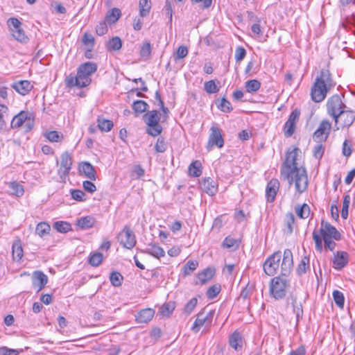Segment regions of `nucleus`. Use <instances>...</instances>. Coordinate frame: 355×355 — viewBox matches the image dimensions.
Segmentation results:
<instances>
[{"instance_id": "obj_1", "label": "nucleus", "mask_w": 355, "mask_h": 355, "mask_svg": "<svg viewBox=\"0 0 355 355\" xmlns=\"http://www.w3.org/2000/svg\"><path fill=\"white\" fill-rule=\"evenodd\" d=\"M297 151L298 148H295L287 153L286 160L282 166L281 175L290 185L294 183L296 191L302 193L306 190L309 181L306 169L297 166Z\"/></svg>"}, {"instance_id": "obj_2", "label": "nucleus", "mask_w": 355, "mask_h": 355, "mask_svg": "<svg viewBox=\"0 0 355 355\" xmlns=\"http://www.w3.org/2000/svg\"><path fill=\"white\" fill-rule=\"evenodd\" d=\"M293 266L292 252L286 249L284 252L280 266V275L271 279L269 291L275 300L283 299L291 287L290 280L286 276L290 274Z\"/></svg>"}, {"instance_id": "obj_3", "label": "nucleus", "mask_w": 355, "mask_h": 355, "mask_svg": "<svg viewBox=\"0 0 355 355\" xmlns=\"http://www.w3.org/2000/svg\"><path fill=\"white\" fill-rule=\"evenodd\" d=\"M334 85L335 83L329 71L322 69L320 76H317L311 88V100L315 103L322 102Z\"/></svg>"}, {"instance_id": "obj_4", "label": "nucleus", "mask_w": 355, "mask_h": 355, "mask_svg": "<svg viewBox=\"0 0 355 355\" xmlns=\"http://www.w3.org/2000/svg\"><path fill=\"white\" fill-rule=\"evenodd\" d=\"M144 120L147 125L146 132L153 137H157L161 134L162 127L159 124L160 114L157 110H152L144 116Z\"/></svg>"}, {"instance_id": "obj_5", "label": "nucleus", "mask_w": 355, "mask_h": 355, "mask_svg": "<svg viewBox=\"0 0 355 355\" xmlns=\"http://www.w3.org/2000/svg\"><path fill=\"white\" fill-rule=\"evenodd\" d=\"M25 125L26 130L30 131L34 125V117L32 113L26 111H21L15 115L11 121L12 128H19Z\"/></svg>"}, {"instance_id": "obj_6", "label": "nucleus", "mask_w": 355, "mask_h": 355, "mask_svg": "<svg viewBox=\"0 0 355 355\" xmlns=\"http://www.w3.org/2000/svg\"><path fill=\"white\" fill-rule=\"evenodd\" d=\"M327 111L334 119L338 117L339 114L346 108L340 96L335 94L331 96L327 101Z\"/></svg>"}, {"instance_id": "obj_7", "label": "nucleus", "mask_w": 355, "mask_h": 355, "mask_svg": "<svg viewBox=\"0 0 355 355\" xmlns=\"http://www.w3.org/2000/svg\"><path fill=\"white\" fill-rule=\"evenodd\" d=\"M72 165V158L68 152H64L60 156V163L57 161L58 166V173L61 181L64 182L68 177Z\"/></svg>"}, {"instance_id": "obj_8", "label": "nucleus", "mask_w": 355, "mask_h": 355, "mask_svg": "<svg viewBox=\"0 0 355 355\" xmlns=\"http://www.w3.org/2000/svg\"><path fill=\"white\" fill-rule=\"evenodd\" d=\"M282 259V252L277 251L270 255L263 263V270L268 276H273L277 272L279 262Z\"/></svg>"}, {"instance_id": "obj_9", "label": "nucleus", "mask_w": 355, "mask_h": 355, "mask_svg": "<svg viewBox=\"0 0 355 355\" xmlns=\"http://www.w3.org/2000/svg\"><path fill=\"white\" fill-rule=\"evenodd\" d=\"M117 239L120 244L127 249H132L137 243L135 235L128 226L123 227Z\"/></svg>"}, {"instance_id": "obj_10", "label": "nucleus", "mask_w": 355, "mask_h": 355, "mask_svg": "<svg viewBox=\"0 0 355 355\" xmlns=\"http://www.w3.org/2000/svg\"><path fill=\"white\" fill-rule=\"evenodd\" d=\"M210 130L211 133L209 136L206 146L207 150L210 151L214 146L221 148L224 146V139L222 136L221 130L216 125H212Z\"/></svg>"}, {"instance_id": "obj_11", "label": "nucleus", "mask_w": 355, "mask_h": 355, "mask_svg": "<svg viewBox=\"0 0 355 355\" xmlns=\"http://www.w3.org/2000/svg\"><path fill=\"white\" fill-rule=\"evenodd\" d=\"M91 78L82 73H80L78 70L77 76H73L71 75L69 76L66 78L65 83L67 87H77L79 88H83L88 86L91 83Z\"/></svg>"}, {"instance_id": "obj_12", "label": "nucleus", "mask_w": 355, "mask_h": 355, "mask_svg": "<svg viewBox=\"0 0 355 355\" xmlns=\"http://www.w3.org/2000/svg\"><path fill=\"white\" fill-rule=\"evenodd\" d=\"M320 234L323 240L334 239L336 241H339L341 239V234L336 228L329 223L324 220H322L321 222Z\"/></svg>"}, {"instance_id": "obj_13", "label": "nucleus", "mask_w": 355, "mask_h": 355, "mask_svg": "<svg viewBox=\"0 0 355 355\" xmlns=\"http://www.w3.org/2000/svg\"><path fill=\"white\" fill-rule=\"evenodd\" d=\"M331 128V123L327 119L322 120L313 133V140L318 143L325 141L329 137Z\"/></svg>"}, {"instance_id": "obj_14", "label": "nucleus", "mask_w": 355, "mask_h": 355, "mask_svg": "<svg viewBox=\"0 0 355 355\" xmlns=\"http://www.w3.org/2000/svg\"><path fill=\"white\" fill-rule=\"evenodd\" d=\"M355 121V112L352 110H345V109L339 114L338 117L334 119L336 123L339 121L343 127H349Z\"/></svg>"}, {"instance_id": "obj_15", "label": "nucleus", "mask_w": 355, "mask_h": 355, "mask_svg": "<svg viewBox=\"0 0 355 355\" xmlns=\"http://www.w3.org/2000/svg\"><path fill=\"white\" fill-rule=\"evenodd\" d=\"M299 114L300 113L297 110L292 112L291 114H290L287 121L284 125V135L286 137L292 136V135L294 133L295 128V122L299 117Z\"/></svg>"}, {"instance_id": "obj_16", "label": "nucleus", "mask_w": 355, "mask_h": 355, "mask_svg": "<svg viewBox=\"0 0 355 355\" xmlns=\"http://www.w3.org/2000/svg\"><path fill=\"white\" fill-rule=\"evenodd\" d=\"M349 254L344 251H338L334 254L333 267L336 270H340L348 263Z\"/></svg>"}, {"instance_id": "obj_17", "label": "nucleus", "mask_w": 355, "mask_h": 355, "mask_svg": "<svg viewBox=\"0 0 355 355\" xmlns=\"http://www.w3.org/2000/svg\"><path fill=\"white\" fill-rule=\"evenodd\" d=\"M33 286L40 291L47 284L48 277L42 271H35L33 274Z\"/></svg>"}, {"instance_id": "obj_18", "label": "nucleus", "mask_w": 355, "mask_h": 355, "mask_svg": "<svg viewBox=\"0 0 355 355\" xmlns=\"http://www.w3.org/2000/svg\"><path fill=\"white\" fill-rule=\"evenodd\" d=\"M216 270L214 268H207L197 275L196 284H205L209 282L214 276Z\"/></svg>"}, {"instance_id": "obj_19", "label": "nucleus", "mask_w": 355, "mask_h": 355, "mask_svg": "<svg viewBox=\"0 0 355 355\" xmlns=\"http://www.w3.org/2000/svg\"><path fill=\"white\" fill-rule=\"evenodd\" d=\"M79 170L80 173H83L85 178L92 181L96 180V170L89 162H82L80 164Z\"/></svg>"}, {"instance_id": "obj_20", "label": "nucleus", "mask_w": 355, "mask_h": 355, "mask_svg": "<svg viewBox=\"0 0 355 355\" xmlns=\"http://www.w3.org/2000/svg\"><path fill=\"white\" fill-rule=\"evenodd\" d=\"M212 318V314L211 313H208L206 315H203V313H199L197 315V318L196 319L193 326L192 330L198 332L201 327H202L205 324H211Z\"/></svg>"}, {"instance_id": "obj_21", "label": "nucleus", "mask_w": 355, "mask_h": 355, "mask_svg": "<svg viewBox=\"0 0 355 355\" xmlns=\"http://www.w3.org/2000/svg\"><path fill=\"white\" fill-rule=\"evenodd\" d=\"M200 187L209 196H214L218 189L216 182L211 178L202 180L200 182Z\"/></svg>"}, {"instance_id": "obj_22", "label": "nucleus", "mask_w": 355, "mask_h": 355, "mask_svg": "<svg viewBox=\"0 0 355 355\" xmlns=\"http://www.w3.org/2000/svg\"><path fill=\"white\" fill-rule=\"evenodd\" d=\"M279 187V182L277 179H272L268 183L266 187V196L268 201L272 202L275 200Z\"/></svg>"}, {"instance_id": "obj_23", "label": "nucleus", "mask_w": 355, "mask_h": 355, "mask_svg": "<svg viewBox=\"0 0 355 355\" xmlns=\"http://www.w3.org/2000/svg\"><path fill=\"white\" fill-rule=\"evenodd\" d=\"M12 87L21 95L27 94L33 88L31 83L28 80H20L17 83H14L12 85Z\"/></svg>"}, {"instance_id": "obj_24", "label": "nucleus", "mask_w": 355, "mask_h": 355, "mask_svg": "<svg viewBox=\"0 0 355 355\" xmlns=\"http://www.w3.org/2000/svg\"><path fill=\"white\" fill-rule=\"evenodd\" d=\"M155 314L153 309H145L139 311L136 315V320L139 323H148L150 322Z\"/></svg>"}, {"instance_id": "obj_25", "label": "nucleus", "mask_w": 355, "mask_h": 355, "mask_svg": "<svg viewBox=\"0 0 355 355\" xmlns=\"http://www.w3.org/2000/svg\"><path fill=\"white\" fill-rule=\"evenodd\" d=\"M78 70L80 73H83L89 77L97 70V65L96 63L87 62L81 64Z\"/></svg>"}, {"instance_id": "obj_26", "label": "nucleus", "mask_w": 355, "mask_h": 355, "mask_svg": "<svg viewBox=\"0 0 355 355\" xmlns=\"http://www.w3.org/2000/svg\"><path fill=\"white\" fill-rule=\"evenodd\" d=\"M121 15V12L119 8H112L107 12L105 21L109 24H114L120 18Z\"/></svg>"}, {"instance_id": "obj_27", "label": "nucleus", "mask_w": 355, "mask_h": 355, "mask_svg": "<svg viewBox=\"0 0 355 355\" xmlns=\"http://www.w3.org/2000/svg\"><path fill=\"white\" fill-rule=\"evenodd\" d=\"M230 345L235 350L241 349L242 347V338L240 334L237 331H234L229 338Z\"/></svg>"}, {"instance_id": "obj_28", "label": "nucleus", "mask_w": 355, "mask_h": 355, "mask_svg": "<svg viewBox=\"0 0 355 355\" xmlns=\"http://www.w3.org/2000/svg\"><path fill=\"white\" fill-rule=\"evenodd\" d=\"M145 252L157 259L163 257L165 255L164 250L160 246L157 245H150V248L146 250Z\"/></svg>"}, {"instance_id": "obj_29", "label": "nucleus", "mask_w": 355, "mask_h": 355, "mask_svg": "<svg viewBox=\"0 0 355 355\" xmlns=\"http://www.w3.org/2000/svg\"><path fill=\"white\" fill-rule=\"evenodd\" d=\"M139 15L141 17H146L151 8V1L150 0H139Z\"/></svg>"}, {"instance_id": "obj_30", "label": "nucleus", "mask_w": 355, "mask_h": 355, "mask_svg": "<svg viewBox=\"0 0 355 355\" xmlns=\"http://www.w3.org/2000/svg\"><path fill=\"white\" fill-rule=\"evenodd\" d=\"M44 136L51 142H60L64 138L61 132L55 130L46 131L44 133Z\"/></svg>"}, {"instance_id": "obj_31", "label": "nucleus", "mask_w": 355, "mask_h": 355, "mask_svg": "<svg viewBox=\"0 0 355 355\" xmlns=\"http://www.w3.org/2000/svg\"><path fill=\"white\" fill-rule=\"evenodd\" d=\"M51 231L50 225L45 222L39 223L35 229V233L40 237H43L49 234Z\"/></svg>"}, {"instance_id": "obj_32", "label": "nucleus", "mask_w": 355, "mask_h": 355, "mask_svg": "<svg viewBox=\"0 0 355 355\" xmlns=\"http://www.w3.org/2000/svg\"><path fill=\"white\" fill-rule=\"evenodd\" d=\"M202 164L200 161L192 162L189 167V173L193 177H199L202 174Z\"/></svg>"}, {"instance_id": "obj_33", "label": "nucleus", "mask_w": 355, "mask_h": 355, "mask_svg": "<svg viewBox=\"0 0 355 355\" xmlns=\"http://www.w3.org/2000/svg\"><path fill=\"white\" fill-rule=\"evenodd\" d=\"M23 257V248L19 241L12 244V257L14 260L19 261Z\"/></svg>"}, {"instance_id": "obj_34", "label": "nucleus", "mask_w": 355, "mask_h": 355, "mask_svg": "<svg viewBox=\"0 0 355 355\" xmlns=\"http://www.w3.org/2000/svg\"><path fill=\"white\" fill-rule=\"evenodd\" d=\"M103 260V254L101 252H94L90 254L88 259L89 263L94 267L98 266Z\"/></svg>"}, {"instance_id": "obj_35", "label": "nucleus", "mask_w": 355, "mask_h": 355, "mask_svg": "<svg viewBox=\"0 0 355 355\" xmlns=\"http://www.w3.org/2000/svg\"><path fill=\"white\" fill-rule=\"evenodd\" d=\"M98 127L102 132H109L113 128V122L108 119L98 118L97 119Z\"/></svg>"}, {"instance_id": "obj_36", "label": "nucleus", "mask_w": 355, "mask_h": 355, "mask_svg": "<svg viewBox=\"0 0 355 355\" xmlns=\"http://www.w3.org/2000/svg\"><path fill=\"white\" fill-rule=\"evenodd\" d=\"M9 187L11 189V193L16 196L20 197L24 195V190L22 185L17 182H11L8 184Z\"/></svg>"}, {"instance_id": "obj_37", "label": "nucleus", "mask_w": 355, "mask_h": 355, "mask_svg": "<svg viewBox=\"0 0 355 355\" xmlns=\"http://www.w3.org/2000/svg\"><path fill=\"white\" fill-rule=\"evenodd\" d=\"M309 268V258L306 256L304 257L300 263L297 266L296 272L297 275H302L306 272V270Z\"/></svg>"}, {"instance_id": "obj_38", "label": "nucleus", "mask_w": 355, "mask_h": 355, "mask_svg": "<svg viewBox=\"0 0 355 355\" xmlns=\"http://www.w3.org/2000/svg\"><path fill=\"white\" fill-rule=\"evenodd\" d=\"M175 308V304L174 302H168L164 304L160 308V313L164 316H169Z\"/></svg>"}, {"instance_id": "obj_39", "label": "nucleus", "mask_w": 355, "mask_h": 355, "mask_svg": "<svg viewBox=\"0 0 355 355\" xmlns=\"http://www.w3.org/2000/svg\"><path fill=\"white\" fill-rule=\"evenodd\" d=\"M297 215L301 218H307L310 214V208L307 204H303L301 207L295 208Z\"/></svg>"}, {"instance_id": "obj_40", "label": "nucleus", "mask_w": 355, "mask_h": 355, "mask_svg": "<svg viewBox=\"0 0 355 355\" xmlns=\"http://www.w3.org/2000/svg\"><path fill=\"white\" fill-rule=\"evenodd\" d=\"M12 35L18 42L26 43L28 40V37L26 35L24 30L20 27L12 32Z\"/></svg>"}, {"instance_id": "obj_41", "label": "nucleus", "mask_w": 355, "mask_h": 355, "mask_svg": "<svg viewBox=\"0 0 355 355\" xmlns=\"http://www.w3.org/2000/svg\"><path fill=\"white\" fill-rule=\"evenodd\" d=\"M122 46L121 40L119 37L111 39L107 44V49L110 51H118Z\"/></svg>"}, {"instance_id": "obj_42", "label": "nucleus", "mask_w": 355, "mask_h": 355, "mask_svg": "<svg viewBox=\"0 0 355 355\" xmlns=\"http://www.w3.org/2000/svg\"><path fill=\"white\" fill-rule=\"evenodd\" d=\"M261 87V83L257 80H250L245 83V88L248 92L252 93L258 91Z\"/></svg>"}, {"instance_id": "obj_43", "label": "nucleus", "mask_w": 355, "mask_h": 355, "mask_svg": "<svg viewBox=\"0 0 355 355\" xmlns=\"http://www.w3.org/2000/svg\"><path fill=\"white\" fill-rule=\"evenodd\" d=\"M53 227L59 232L67 233L71 230V225L64 221H57L54 223Z\"/></svg>"}, {"instance_id": "obj_44", "label": "nucleus", "mask_w": 355, "mask_h": 355, "mask_svg": "<svg viewBox=\"0 0 355 355\" xmlns=\"http://www.w3.org/2000/svg\"><path fill=\"white\" fill-rule=\"evenodd\" d=\"M93 225L94 219L91 216L83 217L78 220V225L81 229H87L92 227Z\"/></svg>"}, {"instance_id": "obj_45", "label": "nucleus", "mask_w": 355, "mask_h": 355, "mask_svg": "<svg viewBox=\"0 0 355 355\" xmlns=\"http://www.w3.org/2000/svg\"><path fill=\"white\" fill-rule=\"evenodd\" d=\"M148 105L144 101H135L132 105V109L137 113H143L146 111Z\"/></svg>"}, {"instance_id": "obj_46", "label": "nucleus", "mask_w": 355, "mask_h": 355, "mask_svg": "<svg viewBox=\"0 0 355 355\" xmlns=\"http://www.w3.org/2000/svg\"><path fill=\"white\" fill-rule=\"evenodd\" d=\"M198 266L197 261L189 260L184 266V275H189L193 272Z\"/></svg>"}, {"instance_id": "obj_47", "label": "nucleus", "mask_w": 355, "mask_h": 355, "mask_svg": "<svg viewBox=\"0 0 355 355\" xmlns=\"http://www.w3.org/2000/svg\"><path fill=\"white\" fill-rule=\"evenodd\" d=\"M205 90L208 94H214L218 92L219 88L215 80H211L205 83Z\"/></svg>"}, {"instance_id": "obj_48", "label": "nucleus", "mask_w": 355, "mask_h": 355, "mask_svg": "<svg viewBox=\"0 0 355 355\" xmlns=\"http://www.w3.org/2000/svg\"><path fill=\"white\" fill-rule=\"evenodd\" d=\"M110 280L114 286L117 287L121 285L123 276L119 272L114 271L110 274Z\"/></svg>"}, {"instance_id": "obj_49", "label": "nucleus", "mask_w": 355, "mask_h": 355, "mask_svg": "<svg viewBox=\"0 0 355 355\" xmlns=\"http://www.w3.org/2000/svg\"><path fill=\"white\" fill-rule=\"evenodd\" d=\"M350 203V196L345 195L343 202V207L341 211V216L343 218L346 219L348 216V209Z\"/></svg>"}, {"instance_id": "obj_50", "label": "nucleus", "mask_w": 355, "mask_h": 355, "mask_svg": "<svg viewBox=\"0 0 355 355\" xmlns=\"http://www.w3.org/2000/svg\"><path fill=\"white\" fill-rule=\"evenodd\" d=\"M333 297L336 305L340 308H343L345 298L343 293L339 291H334Z\"/></svg>"}, {"instance_id": "obj_51", "label": "nucleus", "mask_w": 355, "mask_h": 355, "mask_svg": "<svg viewBox=\"0 0 355 355\" xmlns=\"http://www.w3.org/2000/svg\"><path fill=\"white\" fill-rule=\"evenodd\" d=\"M218 107L223 112H230L232 110L230 102L225 98L221 99L220 103L218 104Z\"/></svg>"}, {"instance_id": "obj_52", "label": "nucleus", "mask_w": 355, "mask_h": 355, "mask_svg": "<svg viewBox=\"0 0 355 355\" xmlns=\"http://www.w3.org/2000/svg\"><path fill=\"white\" fill-rule=\"evenodd\" d=\"M295 223V217L292 213H288L286 215L285 223L288 229V232L291 234L293 230V225Z\"/></svg>"}, {"instance_id": "obj_53", "label": "nucleus", "mask_w": 355, "mask_h": 355, "mask_svg": "<svg viewBox=\"0 0 355 355\" xmlns=\"http://www.w3.org/2000/svg\"><path fill=\"white\" fill-rule=\"evenodd\" d=\"M220 285H219V284L212 285L211 286H210L208 288V290L207 291V296L210 299H213L217 296V295L220 293Z\"/></svg>"}, {"instance_id": "obj_54", "label": "nucleus", "mask_w": 355, "mask_h": 355, "mask_svg": "<svg viewBox=\"0 0 355 355\" xmlns=\"http://www.w3.org/2000/svg\"><path fill=\"white\" fill-rule=\"evenodd\" d=\"M188 49L184 46H180L178 47L176 53L174 54L175 60L184 58L188 55Z\"/></svg>"}, {"instance_id": "obj_55", "label": "nucleus", "mask_w": 355, "mask_h": 355, "mask_svg": "<svg viewBox=\"0 0 355 355\" xmlns=\"http://www.w3.org/2000/svg\"><path fill=\"white\" fill-rule=\"evenodd\" d=\"M198 300L196 297H193L185 305L184 308V312L188 315L190 314L196 306Z\"/></svg>"}, {"instance_id": "obj_56", "label": "nucleus", "mask_w": 355, "mask_h": 355, "mask_svg": "<svg viewBox=\"0 0 355 355\" xmlns=\"http://www.w3.org/2000/svg\"><path fill=\"white\" fill-rule=\"evenodd\" d=\"M151 53V46L149 42H146L142 45L140 49V55L142 58H148Z\"/></svg>"}, {"instance_id": "obj_57", "label": "nucleus", "mask_w": 355, "mask_h": 355, "mask_svg": "<svg viewBox=\"0 0 355 355\" xmlns=\"http://www.w3.org/2000/svg\"><path fill=\"white\" fill-rule=\"evenodd\" d=\"M145 171L140 165H136L134 166L132 177L135 179H139L144 175Z\"/></svg>"}, {"instance_id": "obj_58", "label": "nucleus", "mask_w": 355, "mask_h": 355, "mask_svg": "<svg viewBox=\"0 0 355 355\" xmlns=\"http://www.w3.org/2000/svg\"><path fill=\"white\" fill-rule=\"evenodd\" d=\"M71 194L72 198L77 201L83 202V201L85 200V194L81 190H78V189L72 190L71 192Z\"/></svg>"}, {"instance_id": "obj_59", "label": "nucleus", "mask_w": 355, "mask_h": 355, "mask_svg": "<svg viewBox=\"0 0 355 355\" xmlns=\"http://www.w3.org/2000/svg\"><path fill=\"white\" fill-rule=\"evenodd\" d=\"M246 55V51L242 46H239L236 48L235 51V60L237 62H240L243 60Z\"/></svg>"}, {"instance_id": "obj_60", "label": "nucleus", "mask_w": 355, "mask_h": 355, "mask_svg": "<svg viewBox=\"0 0 355 355\" xmlns=\"http://www.w3.org/2000/svg\"><path fill=\"white\" fill-rule=\"evenodd\" d=\"M107 22L104 20L103 21H101L97 26L96 28V33L101 36L107 33Z\"/></svg>"}, {"instance_id": "obj_61", "label": "nucleus", "mask_w": 355, "mask_h": 355, "mask_svg": "<svg viewBox=\"0 0 355 355\" xmlns=\"http://www.w3.org/2000/svg\"><path fill=\"white\" fill-rule=\"evenodd\" d=\"M155 99L158 101V105L160 107L161 110L164 114V118H168V114L169 112V110L167 107L164 106V102L162 100L160 95L158 92H155Z\"/></svg>"}, {"instance_id": "obj_62", "label": "nucleus", "mask_w": 355, "mask_h": 355, "mask_svg": "<svg viewBox=\"0 0 355 355\" xmlns=\"http://www.w3.org/2000/svg\"><path fill=\"white\" fill-rule=\"evenodd\" d=\"M8 25L10 28L11 32L13 31L18 29L21 27V23L17 18H10L8 20Z\"/></svg>"}, {"instance_id": "obj_63", "label": "nucleus", "mask_w": 355, "mask_h": 355, "mask_svg": "<svg viewBox=\"0 0 355 355\" xmlns=\"http://www.w3.org/2000/svg\"><path fill=\"white\" fill-rule=\"evenodd\" d=\"M313 239L315 243L316 250L319 252H322V239L316 231H313Z\"/></svg>"}, {"instance_id": "obj_64", "label": "nucleus", "mask_w": 355, "mask_h": 355, "mask_svg": "<svg viewBox=\"0 0 355 355\" xmlns=\"http://www.w3.org/2000/svg\"><path fill=\"white\" fill-rule=\"evenodd\" d=\"M292 305L293 308V311L296 315L297 318H300L302 314V306L301 304H298L297 302L296 298L292 299Z\"/></svg>"}]
</instances>
